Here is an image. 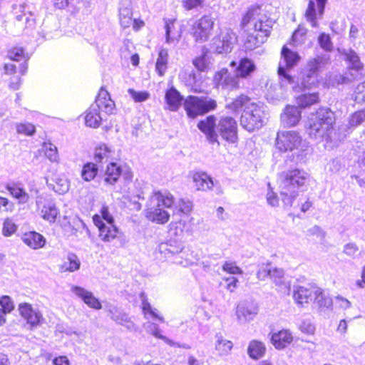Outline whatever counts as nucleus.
Wrapping results in <instances>:
<instances>
[{"label":"nucleus","mask_w":365,"mask_h":365,"mask_svg":"<svg viewBox=\"0 0 365 365\" xmlns=\"http://www.w3.org/2000/svg\"><path fill=\"white\" fill-rule=\"evenodd\" d=\"M242 24L247 31L245 46L248 50H253L269 36L273 21L259 9H255L247 11L242 19Z\"/></svg>","instance_id":"f257e3e1"},{"label":"nucleus","mask_w":365,"mask_h":365,"mask_svg":"<svg viewBox=\"0 0 365 365\" xmlns=\"http://www.w3.org/2000/svg\"><path fill=\"white\" fill-rule=\"evenodd\" d=\"M197 127L206 135L207 140L210 143H216L219 145L218 135L231 143L237 140V125L235 119L231 117H223L216 123L215 118L210 115L200 120Z\"/></svg>","instance_id":"f03ea898"},{"label":"nucleus","mask_w":365,"mask_h":365,"mask_svg":"<svg viewBox=\"0 0 365 365\" xmlns=\"http://www.w3.org/2000/svg\"><path fill=\"white\" fill-rule=\"evenodd\" d=\"M334 113L329 108H320L316 113H312L307 120V130L311 138L332 141Z\"/></svg>","instance_id":"7ed1b4c3"},{"label":"nucleus","mask_w":365,"mask_h":365,"mask_svg":"<svg viewBox=\"0 0 365 365\" xmlns=\"http://www.w3.org/2000/svg\"><path fill=\"white\" fill-rule=\"evenodd\" d=\"M275 146L281 152L293 153L297 163H304L309 154V143L295 130H279L277 133Z\"/></svg>","instance_id":"20e7f679"},{"label":"nucleus","mask_w":365,"mask_h":365,"mask_svg":"<svg viewBox=\"0 0 365 365\" xmlns=\"http://www.w3.org/2000/svg\"><path fill=\"white\" fill-rule=\"evenodd\" d=\"M309 178V174L304 170L293 169L282 175L280 195L286 207H291L298 195V189L303 187Z\"/></svg>","instance_id":"39448f33"},{"label":"nucleus","mask_w":365,"mask_h":365,"mask_svg":"<svg viewBox=\"0 0 365 365\" xmlns=\"http://www.w3.org/2000/svg\"><path fill=\"white\" fill-rule=\"evenodd\" d=\"M175 203L174 196L168 191H155L150 198L146 209V217L154 222L165 224L170 219V214L165 208L172 207Z\"/></svg>","instance_id":"423d86ee"},{"label":"nucleus","mask_w":365,"mask_h":365,"mask_svg":"<svg viewBox=\"0 0 365 365\" xmlns=\"http://www.w3.org/2000/svg\"><path fill=\"white\" fill-rule=\"evenodd\" d=\"M329 56L322 54L310 58L304 66L302 76L297 84L293 86L295 91L311 88L318 80V73L329 63Z\"/></svg>","instance_id":"0eeeda50"},{"label":"nucleus","mask_w":365,"mask_h":365,"mask_svg":"<svg viewBox=\"0 0 365 365\" xmlns=\"http://www.w3.org/2000/svg\"><path fill=\"white\" fill-rule=\"evenodd\" d=\"M282 59L278 67V74L280 78L282 86L294 83V78L286 73V69H291L296 66L301 59L297 52L293 51L284 46L281 52Z\"/></svg>","instance_id":"6e6552de"},{"label":"nucleus","mask_w":365,"mask_h":365,"mask_svg":"<svg viewBox=\"0 0 365 365\" xmlns=\"http://www.w3.org/2000/svg\"><path fill=\"white\" fill-rule=\"evenodd\" d=\"M264 121L263 108L255 103L247 106L240 118L241 125L250 132L260 128L263 125Z\"/></svg>","instance_id":"1a4fd4ad"},{"label":"nucleus","mask_w":365,"mask_h":365,"mask_svg":"<svg viewBox=\"0 0 365 365\" xmlns=\"http://www.w3.org/2000/svg\"><path fill=\"white\" fill-rule=\"evenodd\" d=\"M216 107L215 101L207 98L188 96L184 103V108L188 117L195 118L197 115H203Z\"/></svg>","instance_id":"9d476101"},{"label":"nucleus","mask_w":365,"mask_h":365,"mask_svg":"<svg viewBox=\"0 0 365 365\" xmlns=\"http://www.w3.org/2000/svg\"><path fill=\"white\" fill-rule=\"evenodd\" d=\"M214 26L215 19L210 15H204L192 24L191 35L196 42H205L212 35Z\"/></svg>","instance_id":"9b49d317"},{"label":"nucleus","mask_w":365,"mask_h":365,"mask_svg":"<svg viewBox=\"0 0 365 365\" xmlns=\"http://www.w3.org/2000/svg\"><path fill=\"white\" fill-rule=\"evenodd\" d=\"M236 41L235 34L230 29L225 28L212 38L211 48L217 54L227 53L231 52Z\"/></svg>","instance_id":"f8f14e48"},{"label":"nucleus","mask_w":365,"mask_h":365,"mask_svg":"<svg viewBox=\"0 0 365 365\" xmlns=\"http://www.w3.org/2000/svg\"><path fill=\"white\" fill-rule=\"evenodd\" d=\"M120 175L127 180H130L133 178V173L129 168L115 162H110L104 171L103 182L107 185H114Z\"/></svg>","instance_id":"ddd939ff"},{"label":"nucleus","mask_w":365,"mask_h":365,"mask_svg":"<svg viewBox=\"0 0 365 365\" xmlns=\"http://www.w3.org/2000/svg\"><path fill=\"white\" fill-rule=\"evenodd\" d=\"M93 221L98 228V237L103 242L109 243L120 238L122 232L114 223L104 222L97 215L93 217Z\"/></svg>","instance_id":"4468645a"},{"label":"nucleus","mask_w":365,"mask_h":365,"mask_svg":"<svg viewBox=\"0 0 365 365\" xmlns=\"http://www.w3.org/2000/svg\"><path fill=\"white\" fill-rule=\"evenodd\" d=\"M18 310L21 317L31 328L41 325L44 320L41 311L29 303L19 304Z\"/></svg>","instance_id":"2eb2a0df"},{"label":"nucleus","mask_w":365,"mask_h":365,"mask_svg":"<svg viewBox=\"0 0 365 365\" xmlns=\"http://www.w3.org/2000/svg\"><path fill=\"white\" fill-rule=\"evenodd\" d=\"M190 178H191L193 187L197 191H210L215 185V182H214L212 178L205 172L195 171L190 173Z\"/></svg>","instance_id":"dca6fc26"},{"label":"nucleus","mask_w":365,"mask_h":365,"mask_svg":"<svg viewBox=\"0 0 365 365\" xmlns=\"http://www.w3.org/2000/svg\"><path fill=\"white\" fill-rule=\"evenodd\" d=\"M258 307L249 302L240 303L237 307L236 316L240 324H245L252 321L258 314Z\"/></svg>","instance_id":"f3484780"},{"label":"nucleus","mask_w":365,"mask_h":365,"mask_svg":"<svg viewBox=\"0 0 365 365\" xmlns=\"http://www.w3.org/2000/svg\"><path fill=\"white\" fill-rule=\"evenodd\" d=\"M319 292V287L314 285L307 287L297 286L294 287L293 299L297 304H308L314 299V294Z\"/></svg>","instance_id":"a211bd4d"},{"label":"nucleus","mask_w":365,"mask_h":365,"mask_svg":"<svg viewBox=\"0 0 365 365\" xmlns=\"http://www.w3.org/2000/svg\"><path fill=\"white\" fill-rule=\"evenodd\" d=\"M302 118V112L297 106L288 105L280 116L282 125L285 128L296 126Z\"/></svg>","instance_id":"6ab92c4d"},{"label":"nucleus","mask_w":365,"mask_h":365,"mask_svg":"<svg viewBox=\"0 0 365 365\" xmlns=\"http://www.w3.org/2000/svg\"><path fill=\"white\" fill-rule=\"evenodd\" d=\"M71 292L80 298L89 307L99 310L102 308L101 302L93 295V294L80 286L73 285L71 287Z\"/></svg>","instance_id":"aec40b11"},{"label":"nucleus","mask_w":365,"mask_h":365,"mask_svg":"<svg viewBox=\"0 0 365 365\" xmlns=\"http://www.w3.org/2000/svg\"><path fill=\"white\" fill-rule=\"evenodd\" d=\"M165 42L168 44H176L181 38L182 34V25L175 19H167L165 21Z\"/></svg>","instance_id":"412c9836"},{"label":"nucleus","mask_w":365,"mask_h":365,"mask_svg":"<svg viewBox=\"0 0 365 365\" xmlns=\"http://www.w3.org/2000/svg\"><path fill=\"white\" fill-rule=\"evenodd\" d=\"M199 259V255L194 250L181 247L178 255L175 256L173 263L187 267L196 264Z\"/></svg>","instance_id":"4be33fe9"},{"label":"nucleus","mask_w":365,"mask_h":365,"mask_svg":"<svg viewBox=\"0 0 365 365\" xmlns=\"http://www.w3.org/2000/svg\"><path fill=\"white\" fill-rule=\"evenodd\" d=\"M230 66L232 68L235 67L236 76L242 78H247L256 70L254 61L248 58H242L238 63L232 61Z\"/></svg>","instance_id":"5701e85b"},{"label":"nucleus","mask_w":365,"mask_h":365,"mask_svg":"<svg viewBox=\"0 0 365 365\" xmlns=\"http://www.w3.org/2000/svg\"><path fill=\"white\" fill-rule=\"evenodd\" d=\"M115 151L105 143L98 145L94 151V160L97 164H108L113 159Z\"/></svg>","instance_id":"b1692460"},{"label":"nucleus","mask_w":365,"mask_h":365,"mask_svg":"<svg viewBox=\"0 0 365 365\" xmlns=\"http://www.w3.org/2000/svg\"><path fill=\"white\" fill-rule=\"evenodd\" d=\"M92 106H96V108L106 113H112L115 108V103L110 98V95L106 90L101 89Z\"/></svg>","instance_id":"393cba45"},{"label":"nucleus","mask_w":365,"mask_h":365,"mask_svg":"<svg viewBox=\"0 0 365 365\" xmlns=\"http://www.w3.org/2000/svg\"><path fill=\"white\" fill-rule=\"evenodd\" d=\"M26 5L21 4L16 8V21H17L18 26L23 29L24 28L32 27L34 25V19L33 14L29 11H26Z\"/></svg>","instance_id":"a878e982"},{"label":"nucleus","mask_w":365,"mask_h":365,"mask_svg":"<svg viewBox=\"0 0 365 365\" xmlns=\"http://www.w3.org/2000/svg\"><path fill=\"white\" fill-rule=\"evenodd\" d=\"M293 340L292 333L287 329H283L274 333L271 337L272 344L277 349H282L291 344Z\"/></svg>","instance_id":"bb28decb"},{"label":"nucleus","mask_w":365,"mask_h":365,"mask_svg":"<svg viewBox=\"0 0 365 365\" xmlns=\"http://www.w3.org/2000/svg\"><path fill=\"white\" fill-rule=\"evenodd\" d=\"M23 242L34 250L42 248L46 245V238L38 232H29L23 235Z\"/></svg>","instance_id":"cd10ccee"},{"label":"nucleus","mask_w":365,"mask_h":365,"mask_svg":"<svg viewBox=\"0 0 365 365\" xmlns=\"http://www.w3.org/2000/svg\"><path fill=\"white\" fill-rule=\"evenodd\" d=\"M165 98L168 108L171 111H177L183 100L180 93L173 88L166 92Z\"/></svg>","instance_id":"c85d7f7f"},{"label":"nucleus","mask_w":365,"mask_h":365,"mask_svg":"<svg viewBox=\"0 0 365 365\" xmlns=\"http://www.w3.org/2000/svg\"><path fill=\"white\" fill-rule=\"evenodd\" d=\"M40 215L44 220L54 223L59 215V210L53 202H47L40 209Z\"/></svg>","instance_id":"c756f323"},{"label":"nucleus","mask_w":365,"mask_h":365,"mask_svg":"<svg viewBox=\"0 0 365 365\" xmlns=\"http://www.w3.org/2000/svg\"><path fill=\"white\" fill-rule=\"evenodd\" d=\"M132 9L130 3L126 1L125 3L121 2L119 8V19L121 26L123 28H128L133 24Z\"/></svg>","instance_id":"7c9ffc66"},{"label":"nucleus","mask_w":365,"mask_h":365,"mask_svg":"<svg viewBox=\"0 0 365 365\" xmlns=\"http://www.w3.org/2000/svg\"><path fill=\"white\" fill-rule=\"evenodd\" d=\"M103 118L101 115L100 110L96 108V106H91L86 111L85 115V123L90 128H98L101 125Z\"/></svg>","instance_id":"2f4dec72"},{"label":"nucleus","mask_w":365,"mask_h":365,"mask_svg":"<svg viewBox=\"0 0 365 365\" xmlns=\"http://www.w3.org/2000/svg\"><path fill=\"white\" fill-rule=\"evenodd\" d=\"M215 350L220 356H227L233 348V343L220 334L215 335Z\"/></svg>","instance_id":"473e14b6"},{"label":"nucleus","mask_w":365,"mask_h":365,"mask_svg":"<svg viewBox=\"0 0 365 365\" xmlns=\"http://www.w3.org/2000/svg\"><path fill=\"white\" fill-rule=\"evenodd\" d=\"M81 261L79 258L73 253H69L66 259L61 265V272H73L80 269Z\"/></svg>","instance_id":"72a5a7b5"},{"label":"nucleus","mask_w":365,"mask_h":365,"mask_svg":"<svg viewBox=\"0 0 365 365\" xmlns=\"http://www.w3.org/2000/svg\"><path fill=\"white\" fill-rule=\"evenodd\" d=\"M6 190L19 203H26L29 200V195L26 190L17 184L6 185Z\"/></svg>","instance_id":"f704fd0d"},{"label":"nucleus","mask_w":365,"mask_h":365,"mask_svg":"<svg viewBox=\"0 0 365 365\" xmlns=\"http://www.w3.org/2000/svg\"><path fill=\"white\" fill-rule=\"evenodd\" d=\"M266 347L264 344L257 340H252L250 342L247 353L249 356L254 359H258L262 357L265 353Z\"/></svg>","instance_id":"c9c22d12"},{"label":"nucleus","mask_w":365,"mask_h":365,"mask_svg":"<svg viewBox=\"0 0 365 365\" xmlns=\"http://www.w3.org/2000/svg\"><path fill=\"white\" fill-rule=\"evenodd\" d=\"M140 299L141 300L142 310L145 318H147L148 314H150L153 318L157 319L162 322H164V318L157 313L156 309H153L151 307L150 304L148 301L146 295L143 292L140 293Z\"/></svg>","instance_id":"e433bc0d"},{"label":"nucleus","mask_w":365,"mask_h":365,"mask_svg":"<svg viewBox=\"0 0 365 365\" xmlns=\"http://www.w3.org/2000/svg\"><path fill=\"white\" fill-rule=\"evenodd\" d=\"M109 315L110 318L116 322L117 323L127 327L128 329H132L134 326L131 322L128 316L121 312H120L116 307H113L109 310Z\"/></svg>","instance_id":"4c0bfd02"},{"label":"nucleus","mask_w":365,"mask_h":365,"mask_svg":"<svg viewBox=\"0 0 365 365\" xmlns=\"http://www.w3.org/2000/svg\"><path fill=\"white\" fill-rule=\"evenodd\" d=\"M168 52L165 48H161L155 63V70L162 76L165 74L168 68Z\"/></svg>","instance_id":"58836bf2"},{"label":"nucleus","mask_w":365,"mask_h":365,"mask_svg":"<svg viewBox=\"0 0 365 365\" xmlns=\"http://www.w3.org/2000/svg\"><path fill=\"white\" fill-rule=\"evenodd\" d=\"M195 67L200 71L205 72L211 68L212 62L210 56L207 55V51L202 52V55L193 60Z\"/></svg>","instance_id":"ea45409f"},{"label":"nucleus","mask_w":365,"mask_h":365,"mask_svg":"<svg viewBox=\"0 0 365 365\" xmlns=\"http://www.w3.org/2000/svg\"><path fill=\"white\" fill-rule=\"evenodd\" d=\"M296 101L299 107L307 108L318 103L319 95L317 93L302 94L297 97Z\"/></svg>","instance_id":"a19ab883"},{"label":"nucleus","mask_w":365,"mask_h":365,"mask_svg":"<svg viewBox=\"0 0 365 365\" xmlns=\"http://www.w3.org/2000/svg\"><path fill=\"white\" fill-rule=\"evenodd\" d=\"M42 150L46 158L51 163H58L59 155L57 147L51 143H43Z\"/></svg>","instance_id":"79ce46f5"},{"label":"nucleus","mask_w":365,"mask_h":365,"mask_svg":"<svg viewBox=\"0 0 365 365\" xmlns=\"http://www.w3.org/2000/svg\"><path fill=\"white\" fill-rule=\"evenodd\" d=\"M269 277L272 279L275 285L279 288H282V287H289V284L285 282L284 272L282 269L272 267Z\"/></svg>","instance_id":"37998d69"},{"label":"nucleus","mask_w":365,"mask_h":365,"mask_svg":"<svg viewBox=\"0 0 365 365\" xmlns=\"http://www.w3.org/2000/svg\"><path fill=\"white\" fill-rule=\"evenodd\" d=\"M52 187L56 192L63 195L69 190V182L65 176L59 175L55 178Z\"/></svg>","instance_id":"c03bdc74"},{"label":"nucleus","mask_w":365,"mask_h":365,"mask_svg":"<svg viewBox=\"0 0 365 365\" xmlns=\"http://www.w3.org/2000/svg\"><path fill=\"white\" fill-rule=\"evenodd\" d=\"M250 99L246 96H240L228 105V108L234 112L244 110L247 106L253 103Z\"/></svg>","instance_id":"a18cd8bd"},{"label":"nucleus","mask_w":365,"mask_h":365,"mask_svg":"<svg viewBox=\"0 0 365 365\" xmlns=\"http://www.w3.org/2000/svg\"><path fill=\"white\" fill-rule=\"evenodd\" d=\"M98 170V167L96 163H88L83 166L82 169V178L86 181H91L96 176Z\"/></svg>","instance_id":"49530a36"},{"label":"nucleus","mask_w":365,"mask_h":365,"mask_svg":"<svg viewBox=\"0 0 365 365\" xmlns=\"http://www.w3.org/2000/svg\"><path fill=\"white\" fill-rule=\"evenodd\" d=\"M365 121V108L352 113L348 119V126L354 128Z\"/></svg>","instance_id":"de8ad7c7"},{"label":"nucleus","mask_w":365,"mask_h":365,"mask_svg":"<svg viewBox=\"0 0 365 365\" xmlns=\"http://www.w3.org/2000/svg\"><path fill=\"white\" fill-rule=\"evenodd\" d=\"M307 38V29L299 27L293 34L290 43L295 47L302 46Z\"/></svg>","instance_id":"09e8293b"},{"label":"nucleus","mask_w":365,"mask_h":365,"mask_svg":"<svg viewBox=\"0 0 365 365\" xmlns=\"http://www.w3.org/2000/svg\"><path fill=\"white\" fill-rule=\"evenodd\" d=\"M75 0H56L55 5L58 9H66L70 6L71 12L76 13L80 10V6L74 5ZM76 4L78 5H84L85 2L83 0H76Z\"/></svg>","instance_id":"8fccbe9b"},{"label":"nucleus","mask_w":365,"mask_h":365,"mask_svg":"<svg viewBox=\"0 0 365 365\" xmlns=\"http://www.w3.org/2000/svg\"><path fill=\"white\" fill-rule=\"evenodd\" d=\"M143 327L148 334L153 335V336L158 339H163L165 341H168L166 336L161 334V331L159 329V327L155 323L148 322L143 324Z\"/></svg>","instance_id":"3c124183"},{"label":"nucleus","mask_w":365,"mask_h":365,"mask_svg":"<svg viewBox=\"0 0 365 365\" xmlns=\"http://www.w3.org/2000/svg\"><path fill=\"white\" fill-rule=\"evenodd\" d=\"M317 14H319V13L315 9V3L313 1H309L308 8L305 13V16L312 27H317L318 25L317 21Z\"/></svg>","instance_id":"603ef678"},{"label":"nucleus","mask_w":365,"mask_h":365,"mask_svg":"<svg viewBox=\"0 0 365 365\" xmlns=\"http://www.w3.org/2000/svg\"><path fill=\"white\" fill-rule=\"evenodd\" d=\"M16 130L19 134L32 136L36 133V127L30 123H20L16 124Z\"/></svg>","instance_id":"864d4df0"},{"label":"nucleus","mask_w":365,"mask_h":365,"mask_svg":"<svg viewBox=\"0 0 365 365\" xmlns=\"http://www.w3.org/2000/svg\"><path fill=\"white\" fill-rule=\"evenodd\" d=\"M314 300L321 307L329 308L332 304L331 299L324 294L321 288H319V292L314 294Z\"/></svg>","instance_id":"5fc2aeb1"},{"label":"nucleus","mask_w":365,"mask_h":365,"mask_svg":"<svg viewBox=\"0 0 365 365\" xmlns=\"http://www.w3.org/2000/svg\"><path fill=\"white\" fill-rule=\"evenodd\" d=\"M227 69L222 68L217 72L214 76V83L217 88L221 87L225 89V83L227 78Z\"/></svg>","instance_id":"6e6d98bb"},{"label":"nucleus","mask_w":365,"mask_h":365,"mask_svg":"<svg viewBox=\"0 0 365 365\" xmlns=\"http://www.w3.org/2000/svg\"><path fill=\"white\" fill-rule=\"evenodd\" d=\"M128 92L137 103L144 102L150 98V93L147 91H136L133 88H129Z\"/></svg>","instance_id":"4d7b16f0"},{"label":"nucleus","mask_w":365,"mask_h":365,"mask_svg":"<svg viewBox=\"0 0 365 365\" xmlns=\"http://www.w3.org/2000/svg\"><path fill=\"white\" fill-rule=\"evenodd\" d=\"M14 210V204L4 197H0V213L11 212Z\"/></svg>","instance_id":"13d9d810"},{"label":"nucleus","mask_w":365,"mask_h":365,"mask_svg":"<svg viewBox=\"0 0 365 365\" xmlns=\"http://www.w3.org/2000/svg\"><path fill=\"white\" fill-rule=\"evenodd\" d=\"M222 269L232 274H242V270L236 265L235 262H225L222 265Z\"/></svg>","instance_id":"bf43d9fd"},{"label":"nucleus","mask_w":365,"mask_h":365,"mask_svg":"<svg viewBox=\"0 0 365 365\" xmlns=\"http://www.w3.org/2000/svg\"><path fill=\"white\" fill-rule=\"evenodd\" d=\"M239 78L240 77L235 75H231L227 71V78L225 83V89H234L239 87Z\"/></svg>","instance_id":"052dcab7"},{"label":"nucleus","mask_w":365,"mask_h":365,"mask_svg":"<svg viewBox=\"0 0 365 365\" xmlns=\"http://www.w3.org/2000/svg\"><path fill=\"white\" fill-rule=\"evenodd\" d=\"M335 305L340 309L346 310L351 307V302L348 300L346 298L337 295L334 298Z\"/></svg>","instance_id":"680f3d73"},{"label":"nucleus","mask_w":365,"mask_h":365,"mask_svg":"<svg viewBox=\"0 0 365 365\" xmlns=\"http://www.w3.org/2000/svg\"><path fill=\"white\" fill-rule=\"evenodd\" d=\"M16 230V225L11 220H6L3 225L2 233L4 236H11Z\"/></svg>","instance_id":"e2e57ef3"},{"label":"nucleus","mask_w":365,"mask_h":365,"mask_svg":"<svg viewBox=\"0 0 365 365\" xmlns=\"http://www.w3.org/2000/svg\"><path fill=\"white\" fill-rule=\"evenodd\" d=\"M0 305L2 311L10 313L14 308V303L9 296H3L0 298Z\"/></svg>","instance_id":"0e129e2a"},{"label":"nucleus","mask_w":365,"mask_h":365,"mask_svg":"<svg viewBox=\"0 0 365 365\" xmlns=\"http://www.w3.org/2000/svg\"><path fill=\"white\" fill-rule=\"evenodd\" d=\"M8 56L11 60L16 61L25 58L24 51L21 48H14L10 50L8 53Z\"/></svg>","instance_id":"69168bd1"},{"label":"nucleus","mask_w":365,"mask_h":365,"mask_svg":"<svg viewBox=\"0 0 365 365\" xmlns=\"http://www.w3.org/2000/svg\"><path fill=\"white\" fill-rule=\"evenodd\" d=\"M319 43L326 51H331L332 49V43L329 35L322 34L319 37Z\"/></svg>","instance_id":"338daca9"},{"label":"nucleus","mask_w":365,"mask_h":365,"mask_svg":"<svg viewBox=\"0 0 365 365\" xmlns=\"http://www.w3.org/2000/svg\"><path fill=\"white\" fill-rule=\"evenodd\" d=\"M178 207L180 212L188 215L192 210V203L189 200H180L178 202Z\"/></svg>","instance_id":"774afa93"}]
</instances>
